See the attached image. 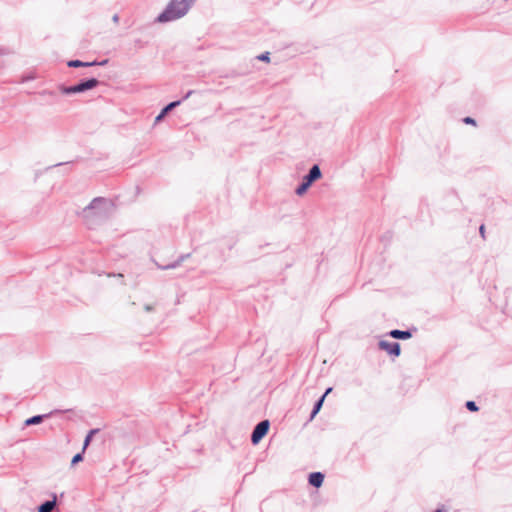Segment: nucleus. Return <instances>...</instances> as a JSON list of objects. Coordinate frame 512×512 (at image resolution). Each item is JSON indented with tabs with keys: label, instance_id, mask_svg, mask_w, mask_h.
Returning a JSON list of instances; mask_svg holds the SVG:
<instances>
[{
	"label": "nucleus",
	"instance_id": "nucleus-1",
	"mask_svg": "<svg viewBox=\"0 0 512 512\" xmlns=\"http://www.w3.org/2000/svg\"><path fill=\"white\" fill-rule=\"evenodd\" d=\"M192 0H172L168 7L158 17L159 22H167L185 15Z\"/></svg>",
	"mask_w": 512,
	"mask_h": 512
},
{
	"label": "nucleus",
	"instance_id": "nucleus-2",
	"mask_svg": "<svg viewBox=\"0 0 512 512\" xmlns=\"http://www.w3.org/2000/svg\"><path fill=\"white\" fill-rule=\"evenodd\" d=\"M322 177V172L318 164H314L302 177L300 184L295 189V193L298 196L304 195L313 183Z\"/></svg>",
	"mask_w": 512,
	"mask_h": 512
},
{
	"label": "nucleus",
	"instance_id": "nucleus-3",
	"mask_svg": "<svg viewBox=\"0 0 512 512\" xmlns=\"http://www.w3.org/2000/svg\"><path fill=\"white\" fill-rule=\"evenodd\" d=\"M270 427V422L268 420H263L259 422L253 429L251 434V442L256 445L258 444L263 437L268 433Z\"/></svg>",
	"mask_w": 512,
	"mask_h": 512
},
{
	"label": "nucleus",
	"instance_id": "nucleus-4",
	"mask_svg": "<svg viewBox=\"0 0 512 512\" xmlns=\"http://www.w3.org/2000/svg\"><path fill=\"white\" fill-rule=\"evenodd\" d=\"M71 411H72V409H67V410L55 409L47 414L34 415L32 417L27 418L24 422V425L25 426L38 425V424L42 423L44 421V419L50 418L53 415L71 412Z\"/></svg>",
	"mask_w": 512,
	"mask_h": 512
},
{
	"label": "nucleus",
	"instance_id": "nucleus-5",
	"mask_svg": "<svg viewBox=\"0 0 512 512\" xmlns=\"http://www.w3.org/2000/svg\"><path fill=\"white\" fill-rule=\"evenodd\" d=\"M379 349L386 351L389 355L398 357L401 353V347L398 342H389L380 340L378 343Z\"/></svg>",
	"mask_w": 512,
	"mask_h": 512
},
{
	"label": "nucleus",
	"instance_id": "nucleus-6",
	"mask_svg": "<svg viewBox=\"0 0 512 512\" xmlns=\"http://www.w3.org/2000/svg\"><path fill=\"white\" fill-rule=\"evenodd\" d=\"M97 84H98V81L96 79H89L85 82H82L80 84H77L75 86L65 89L64 92L68 93V94L79 93V92H83L85 90L92 89V88L96 87Z\"/></svg>",
	"mask_w": 512,
	"mask_h": 512
},
{
	"label": "nucleus",
	"instance_id": "nucleus-7",
	"mask_svg": "<svg viewBox=\"0 0 512 512\" xmlns=\"http://www.w3.org/2000/svg\"><path fill=\"white\" fill-rule=\"evenodd\" d=\"M57 509V495L52 493L51 500H45L37 507V512H52Z\"/></svg>",
	"mask_w": 512,
	"mask_h": 512
},
{
	"label": "nucleus",
	"instance_id": "nucleus-8",
	"mask_svg": "<svg viewBox=\"0 0 512 512\" xmlns=\"http://www.w3.org/2000/svg\"><path fill=\"white\" fill-rule=\"evenodd\" d=\"M417 329L415 327H413L412 329H408V330H399V329H394V330H391L388 335L394 339H409L412 337L413 333L416 332Z\"/></svg>",
	"mask_w": 512,
	"mask_h": 512
},
{
	"label": "nucleus",
	"instance_id": "nucleus-9",
	"mask_svg": "<svg viewBox=\"0 0 512 512\" xmlns=\"http://www.w3.org/2000/svg\"><path fill=\"white\" fill-rule=\"evenodd\" d=\"M324 481V475L321 472H313L309 475V484L319 488Z\"/></svg>",
	"mask_w": 512,
	"mask_h": 512
},
{
	"label": "nucleus",
	"instance_id": "nucleus-10",
	"mask_svg": "<svg viewBox=\"0 0 512 512\" xmlns=\"http://www.w3.org/2000/svg\"><path fill=\"white\" fill-rule=\"evenodd\" d=\"M446 201L449 202V204L451 205V208L449 210H458L460 206V198L456 193L451 192L447 194Z\"/></svg>",
	"mask_w": 512,
	"mask_h": 512
},
{
	"label": "nucleus",
	"instance_id": "nucleus-11",
	"mask_svg": "<svg viewBox=\"0 0 512 512\" xmlns=\"http://www.w3.org/2000/svg\"><path fill=\"white\" fill-rule=\"evenodd\" d=\"M100 432L99 428H94L88 431L83 441V451L91 444L93 437Z\"/></svg>",
	"mask_w": 512,
	"mask_h": 512
},
{
	"label": "nucleus",
	"instance_id": "nucleus-12",
	"mask_svg": "<svg viewBox=\"0 0 512 512\" xmlns=\"http://www.w3.org/2000/svg\"><path fill=\"white\" fill-rule=\"evenodd\" d=\"M324 399H325V395H322L314 404V407H313V410L311 412V415H310V418L313 419L317 414L318 412L320 411L322 405H323V402H324Z\"/></svg>",
	"mask_w": 512,
	"mask_h": 512
},
{
	"label": "nucleus",
	"instance_id": "nucleus-13",
	"mask_svg": "<svg viewBox=\"0 0 512 512\" xmlns=\"http://www.w3.org/2000/svg\"><path fill=\"white\" fill-rule=\"evenodd\" d=\"M84 453L85 451L82 450L81 452L75 454L71 460V466H75L76 464L82 462L84 459Z\"/></svg>",
	"mask_w": 512,
	"mask_h": 512
},
{
	"label": "nucleus",
	"instance_id": "nucleus-14",
	"mask_svg": "<svg viewBox=\"0 0 512 512\" xmlns=\"http://www.w3.org/2000/svg\"><path fill=\"white\" fill-rule=\"evenodd\" d=\"M93 65V63H84L79 60H71L68 62L69 67H81V66H89Z\"/></svg>",
	"mask_w": 512,
	"mask_h": 512
},
{
	"label": "nucleus",
	"instance_id": "nucleus-15",
	"mask_svg": "<svg viewBox=\"0 0 512 512\" xmlns=\"http://www.w3.org/2000/svg\"><path fill=\"white\" fill-rule=\"evenodd\" d=\"M256 60L263 61V62H270V52L266 51L264 53H261L255 57Z\"/></svg>",
	"mask_w": 512,
	"mask_h": 512
},
{
	"label": "nucleus",
	"instance_id": "nucleus-16",
	"mask_svg": "<svg viewBox=\"0 0 512 512\" xmlns=\"http://www.w3.org/2000/svg\"><path fill=\"white\" fill-rule=\"evenodd\" d=\"M101 203H103V200H102V199H94V200L92 201V203L90 204V206H88V207L84 210V212H87V213H88L90 210L95 209V208H96L99 204H101Z\"/></svg>",
	"mask_w": 512,
	"mask_h": 512
},
{
	"label": "nucleus",
	"instance_id": "nucleus-17",
	"mask_svg": "<svg viewBox=\"0 0 512 512\" xmlns=\"http://www.w3.org/2000/svg\"><path fill=\"white\" fill-rule=\"evenodd\" d=\"M466 408L471 412H476L479 410V407L474 401H467L465 404Z\"/></svg>",
	"mask_w": 512,
	"mask_h": 512
},
{
	"label": "nucleus",
	"instance_id": "nucleus-18",
	"mask_svg": "<svg viewBox=\"0 0 512 512\" xmlns=\"http://www.w3.org/2000/svg\"><path fill=\"white\" fill-rule=\"evenodd\" d=\"M463 122H464L465 124L476 125V120H475L474 118H472V117H469V116L465 117V118L463 119Z\"/></svg>",
	"mask_w": 512,
	"mask_h": 512
},
{
	"label": "nucleus",
	"instance_id": "nucleus-19",
	"mask_svg": "<svg viewBox=\"0 0 512 512\" xmlns=\"http://www.w3.org/2000/svg\"><path fill=\"white\" fill-rule=\"evenodd\" d=\"M479 234L480 236L485 239V225L484 224H481L480 227H479Z\"/></svg>",
	"mask_w": 512,
	"mask_h": 512
},
{
	"label": "nucleus",
	"instance_id": "nucleus-20",
	"mask_svg": "<svg viewBox=\"0 0 512 512\" xmlns=\"http://www.w3.org/2000/svg\"><path fill=\"white\" fill-rule=\"evenodd\" d=\"M179 104H180V101H175V102H171L166 107L170 111L171 109H173L174 107L178 106Z\"/></svg>",
	"mask_w": 512,
	"mask_h": 512
},
{
	"label": "nucleus",
	"instance_id": "nucleus-21",
	"mask_svg": "<svg viewBox=\"0 0 512 512\" xmlns=\"http://www.w3.org/2000/svg\"><path fill=\"white\" fill-rule=\"evenodd\" d=\"M179 104H180V101H175V102H171L166 107L170 111L171 109H173L174 107L178 106Z\"/></svg>",
	"mask_w": 512,
	"mask_h": 512
},
{
	"label": "nucleus",
	"instance_id": "nucleus-22",
	"mask_svg": "<svg viewBox=\"0 0 512 512\" xmlns=\"http://www.w3.org/2000/svg\"><path fill=\"white\" fill-rule=\"evenodd\" d=\"M177 265H179V262L175 263V264H171V265H164L162 266L163 269H170V268H175Z\"/></svg>",
	"mask_w": 512,
	"mask_h": 512
},
{
	"label": "nucleus",
	"instance_id": "nucleus-23",
	"mask_svg": "<svg viewBox=\"0 0 512 512\" xmlns=\"http://www.w3.org/2000/svg\"><path fill=\"white\" fill-rule=\"evenodd\" d=\"M163 117H164V115H162V113H160V114L156 117L155 121H156V122H158V121H160Z\"/></svg>",
	"mask_w": 512,
	"mask_h": 512
},
{
	"label": "nucleus",
	"instance_id": "nucleus-24",
	"mask_svg": "<svg viewBox=\"0 0 512 512\" xmlns=\"http://www.w3.org/2000/svg\"><path fill=\"white\" fill-rule=\"evenodd\" d=\"M332 391V388L329 387L326 389L325 393L323 395H325V397Z\"/></svg>",
	"mask_w": 512,
	"mask_h": 512
},
{
	"label": "nucleus",
	"instance_id": "nucleus-25",
	"mask_svg": "<svg viewBox=\"0 0 512 512\" xmlns=\"http://www.w3.org/2000/svg\"><path fill=\"white\" fill-rule=\"evenodd\" d=\"M168 111H169V110L167 109V107H165V108L161 111V113H162V115H164V116H165V115L167 114V112H168Z\"/></svg>",
	"mask_w": 512,
	"mask_h": 512
},
{
	"label": "nucleus",
	"instance_id": "nucleus-26",
	"mask_svg": "<svg viewBox=\"0 0 512 512\" xmlns=\"http://www.w3.org/2000/svg\"><path fill=\"white\" fill-rule=\"evenodd\" d=\"M4 54H5V52H4V51H0V55H4Z\"/></svg>",
	"mask_w": 512,
	"mask_h": 512
},
{
	"label": "nucleus",
	"instance_id": "nucleus-27",
	"mask_svg": "<svg viewBox=\"0 0 512 512\" xmlns=\"http://www.w3.org/2000/svg\"><path fill=\"white\" fill-rule=\"evenodd\" d=\"M434 512H441V510H436V511H434Z\"/></svg>",
	"mask_w": 512,
	"mask_h": 512
}]
</instances>
